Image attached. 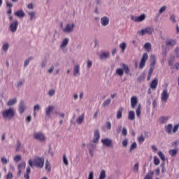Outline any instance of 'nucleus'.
I'll return each instance as SVG.
<instances>
[{"label":"nucleus","instance_id":"12","mask_svg":"<svg viewBox=\"0 0 179 179\" xmlns=\"http://www.w3.org/2000/svg\"><path fill=\"white\" fill-rule=\"evenodd\" d=\"M100 141V131L99 129L94 131V138L92 139L93 143H99Z\"/></svg>","mask_w":179,"mask_h":179},{"label":"nucleus","instance_id":"14","mask_svg":"<svg viewBox=\"0 0 179 179\" xmlns=\"http://www.w3.org/2000/svg\"><path fill=\"white\" fill-rule=\"evenodd\" d=\"M27 107L26 106V103H24V101H21L20 102V106L18 108V112L20 114H23L24 111H26Z\"/></svg>","mask_w":179,"mask_h":179},{"label":"nucleus","instance_id":"56","mask_svg":"<svg viewBox=\"0 0 179 179\" xmlns=\"http://www.w3.org/2000/svg\"><path fill=\"white\" fill-rule=\"evenodd\" d=\"M138 82H143V80H145V74L141 75V76L138 78Z\"/></svg>","mask_w":179,"mask_h":179},{"label":"nucleus","instance_id":"59","mask_svg":"<svg viewBox=\"0 0 179 179\" xmlns=\"http://www.w3.org/2000/svg\"><path fill=\"white\" fill-rule=\"evenodd\" d=\"M178 128H179V125L178 124H176L174 126L173 129H172L173 134H176V132H177V131H178Z\"/></svg>","mask_w":179,"mask_h":179},{"label":"nucleus","instance_id":"63","mask_svg":"<svg viewBox=\"0 0 179 179\" xmlns=\"http://www.w3.org/2000/svg\"><path fill=\"white\" fill-rule=\"evenodd\" d=\"M170 20L171 22H173V23H176V15H171Z\"/></svg>","mask_w":179,"mask_h":179},{"label":"nucleus","instance_id":"19","mask_svg":"<svg viewBox=\"0 0 179 179\" xmlns=\"http://www.w3.org/2000/svg\"><path fill=\"white\" fill-rule=\"evenodd\" d=\"M101 142L103 143V145H104L105 146H108L110 147L111 146L112 143H113V141L110 138H104V139H102L101 141Z\"/></svg>","mask_w":179,"mask_h":179},{"label":"nucleus","instance_id":"18","mask_svg":"<svg viewBox=\"0 0 179 179\" xmlns=\"http://www.w3.org/2000/svg\"><path fill=\"white\" fill-rule=\"evenodd\" d=\"M131 108H136V105L138 104V96H131Z\"/></svg>","mask_w":179,"mask_h":179},{"label":"nucleus","instance_id":"31","mask_svg":"<svg viewBox=\"0 0 179 179\" xmlns=\"http://www.w3.org/2000/svg\"><path fill=\"white\" fill-rule=\"evenodd\" d=\"M158 156H159V157H160V159H161V160H162V162H166V156L164 155L163 152L159 151Z\"/></svg>","mask_w":179,"mask_h":179},{"label":"nucleus","instance_id":"45","mask_svg":"<svg viewBox=\"0 0 179 179\" xmlns=\"http://www.w3.org/2000/svg\"><path fill=\"white\" fill-rule=\"evenodd\" d=\"M138 141L139 143H143V142H145V137L141 135L138 138Z\"/></svg>","mask_w":179,"mask_h":179},{"label":"nucleus","instance_id":"9","mask_svg":"<svg viewBox=\"0 0 179 179\" xmlns=\"http://www.w3.org/2000/svg\"><path fill=\"white\" fill-rule=\"evenodd\" d=\"M55 110V106L52 105L48 106L45 109V114L46 118H51V114H52V112Z\"/></svg>","mask_w":179,"mask_h":179},{"label":"nucleus","instance_id":"40","mask_svg":"<svg viewBox=\"0 0 179 179\" xmlns=\"http://www.w3.org/2000/svg\"><path fill=\"white\" fill-rule=\"evenodd\" d=\"M154 164L155 166H159L160 164V159L157 156H154Z\"/></svg>","mask_w":179,"mask_h":179},{"label":"nucleus","instance_id":"54","mask_svg":"<svg viewBox=\"0 0 179 179\" xmlns=\"http://www.w3.org/2000/svg\"><path fill=\"white\" fill-rule=\"evenodd\" d=\"M20 148H22V143H20V141L17 142V147H16V152H19V150H20Z\"/></svg>","mask_w":179,"mask_h":179},{"label":"nucleus","instance_id":"2","mask_svg":"<svg viewBox=\"0 0 179 179\" xmlns=\"http://www.w3.org/2000/svg\"><path fill=\"white\" fill-rule=\"evenodd\" d=\"M28 163L31 167L35 166L37 169H43L44 167V158L36 157L34 158V162L29 159Z\"/></svg>","mask_w":179,"mask_h":179},{"label":"nucleus","instance_id":"21","mask_svg":"<svg viewBox=\"0 0 179 179\" xmlns=\"http://www.w3.org/2000/svg\"><path fill=\"white\" fill-rule=\"evenodd\" d=\"M170 120V116H162L159 118L158 121L160 124H166Z\"/></svg>","mask_w":179,"mask_h":179},{"label":"nucleus","instance_id":"13","mask_svg":"<svg viewBox=\"0 0 179 179\" xmlns=\"http://www.w3.org/2000/svg\"><path fill=\"white\" fill-rule=\"evenodd\" d=\"M73 76L78 78L80 76V66L79 64H76L73 68Z\"/></svg>","mask_w":179,"mask_h":179},{"label":"nucleus","instance_id":"6","mask_svg":"<svg viewBox=\"0 0 179 179\" xmlns=\"http://www.w3.org/2000/svg\"><path fill=\"white\" fill-rule=\"evenodd\" d=\"M34 139L38 141L39 142H45L47 141V137L43 132H34L33 134Z\"/></svg>","mask_w":179,"mask_h":179},{"label":"nucleus","instance_id":"52","mask_svg":"<svg viewBox=\"0 0 179 179\" xmlns=\"http://www.w3.org/2000/svg\"><path fill=\"white\" fill-rule=\"evenodd\" d=\"M69 43V38H66L65 39L63 40L62 45H68Z\"/></svg>","mask_w":179,"mask_h":179},{"label":"nucleus","instance_id":"53","mask_svg":"<svg viewBox=\"0 0 179 179\" xmlns=\"http://www.w3.org/2000/svg\"><path fill=\"white\" fill-rule=\"evenodd\" d=\"M41 68H45L47 66V60L43 59L41 63Z\"/></svg>","mask_w":179,"mask_h":179},{"label":"nucleus","instance_id":"4","mask_svg":"<svg viewBox=\"0 0 179 179\" xmlns=\"http://www.w3.org/2000/svg\"><path fill=\"white\" fill-rule=\"evenodd\" d=\"M61 27H62V31H63V33H66L67 34H69V33H72V31H73L75 29V23L73 22L68 23L64 27H63L62 24H61Z\"/></svg>","mask_w":179,"mask_h":179},{"label":"nucleus","instance_id":"20","mask_svg":"<svg viewBox=\"0 0 179 179\" xmlns=\"http://www.w3.org/2000/svg\"><path fill=\"white\" fill-rule=\"evenodd\" d=\"M159 83V80L157 78H155L150 83V88L153 90H156L157 87V85Z\"/></svg>","mask_w":179,"mask_h":179},{"label":"nucleus","instance_id":"30","mask_svg":"<svg viewBox=\"0 0 179 179\" xmlns=\"http://www.w3.org/2000/svg\"><path fill=\"white\" fill-rule=\"evenodd\" d=\"M83 120H85V115H81L77 118L76 122L80 125L83 122Z\"/></svg>","mask_w":179,"mask_h":179},{"label":"nucleus","instance_id":"55","mask_svg":"<svg viewBox=\"0 0 179 179\" xmlns=\"http://www.w3.org/2000/svg\"><path fill=\"white\" fill-rule=\"evenodd\" d=\"M106 129H108V131H110V129H111V122L108 121L106 123Z\"/></svg>","mask_w":179,"mask_h":179},{"label":"nucleus","instance_id":"25","mask_svg":"<svg viewBox=\"0 0 179 179\" xmlns=\"http://www.w3.org/2000/svg\"><path fill=\"white\" fill-rule=\"evenodd\" d=\"M15 16L17 17H24V11L23 10H20L14 13Z\"/></svg>","mask_w":179,"mask_h":179},{"label":"nucleus","instance_id":"44","mask_svg":"<svg viewBox=\"0 0 179 179\" xmlns=\"http://www.w3.org/2000/svg\"><path fill=\"white\" fill-rule=\"evenodd\" d=\"M63 163H64L66 166H68L69 164V162H68V158H66V155H65V154L63 155Z\"/></svg>","mask_w":179,"mask_h":179},{"label":"nucleus","instance_id":"48","mask_svg":"<svg viewBox=\"0 0 179 179\" xmlns=\"http://www.w3.org/2000/svg\"><path fill=\"white\" fill-rule=\"evenodd\" d=\"M138 170H139V164H134L133 168V171H134V173H138Z\"/></svg>","mask_w":179,"mask_h":179},{"label":"nucleus","instance_id":"38","mask_svg":"<svg viewBox=\"0 0 179 179\" xmlns=\"http://www.w3.org/2000/svg\"><path fill=\"white\" fill-rule=\"evenodd\" d=\"M141 105H138V106L137 107V109L136 110V116L138 117V118H139L141 117Z\"/></svg>","mask_w":179,"mask_h":179},{"label":"nucleus","instance_id":"46","mask_svg":"<svg viewBox=\"0 0 179 179\" xmlns=\"http://www.w3.org/2000/svg\"><path fill=\"white\" fill-rule=\"evenodd\" d=\"M41 106L39 104H36L34 106V111H40Z\"/></svg>","mask_w":179,"mask_h":179},{"label":"nucleus","instance_id":"62","mask_svg":"<svg viewBox=\"0 0 179 179\" xmlns=\"http://www.w3.org/2000/svg\"><path fill=\"white\" fill-rule=\"evenodd\" d=\"M13 178V174H12V172H8L6 176V179H12Z\"/></svg>","mask_w":179,"mask_h":179},{"label":"nucleus","instance_id":"23","mask_svg":"<svg viewBox=\"0 0 179 179\" xmlns=\"http://www.w3.org/2000/svg\"><path fill=\"white\" fill-rule=\"evenodd\" d=\"M128 118L130 121H134V120H135V112L134 110H130L129 112Z\"/></svg>","mask_w":179,"mask_h":179},{"label":"nucleus","instance_id":"27","mask_svg":"<svg viewBox=\"0 0 179 179\" xmlns=\"http://www.w3.org/2000/svg\"><path fill=\"white\" fill-rule=\"evenodd\" d=\"M166 45H176L177 44V41L174 39H169L166 41Z\"/></svg>","mask_w":179,"mask_h":179},{"label":"nucleus","instance_id":"42","mask_svg":"<svg viewBox=\"0 0 179 179\" xmlns=\"http://www.w3.org/2000/svg\"><path fill=\"white\" fill-rule=\"evenodd\" d=\"M138 145L136 144V142H134L129 149V152H132V150H134V149H136Z\"/></svg>","mask_w":179,"mask_h":179},{"label":"nucleus","instance_id":"36","mask_svg":"<svg viewBox=\"0 0 179 179\" xmlns=\"http://www.w3.org/2000/svg\"><path fill=\"white\" fill-rule=\"evenodd\" d=\"M166 9H167V6H164L160 8V9L158 11V15H162L164 12H166Z\"/></svg>","mask_w":179,"mask_h":179},{"label":"nucleus","instance_id":"61","mask_svg":"<svg viewBox=\"0 0 179 179\" xmlns=\"http://www.w3.org/2000/svg\"><path fill=\"white\" fill-rule=\"evenodd\" d=\"M29 15L30 16V20H31L36 16V13H34V12H29Z\"/></svg>","mask_w":179,"mask_h":179},{"label":"nucleus","instance_id":"28","mask_svg":"<svg viewBox=\"0 0 179 179\" xmlns=\"http://www.w3.org/2000/svg\"><path fill=\"white\" fill-rule=\"evenodd\" d=\"M177 153H178V149H172L169 150V155L172 157H175V156L177 155Z\"/></svg>","mask_w":179,"mask_h":179},{"label":"nucleus","instance_id":"26","mask_svg":"<svg viewBox=\"0 0 179 179\" xmlns=\"http://www.w3.org/2000/svg\"><path fill=\"white\" fill-rule=\"evenodd\" d=\"M111 104V99H107L102 103V107H108Z\"/></svg>","mask_w":179,"mask_h":179},{"label":"nucleus","instance_id":"49","mask_svg":"<svg viewBox=\"0 0 179 179\" xmlns=\"http://www.w3.org/2000/svg\"><path fill=\"white\" fill-rule=\"evenodd\" d=\"M122 145L123 148H127V146H128V138L124 139L122 142Z\"/></svg>","mask_w":179,"mask_h":179},{"label":"nucleus","instance_id":"8","mask_svg":"<svg viewBox=\"0 0 179 179\" xmlns=\"http://www.w3.org/2000/svg\"><path fill=\"white\" fill-rule=\"evenodd\" d=\"M149 58V55H148V53H143L141 59L140 61V64H139V69H143L145 68V66L146 65V62L148 61Z\"/></svg>","mask_w":179,"mask_h":179},{"label":"nucleus","instance_id":"5","mask_svg":"<svg viewBox=\"0 0 179 179\" xmlns=\"http://www.w3.org/2000/svg\"><path fill=\"white\" fill-rule=\"evenodd\" d=\"M155 31V29L152 27H147L140 31H137V34L139 36H145V34H148L149 36L153 34V32Z\"/></svg>","mask_w":179,"mask_h":179},{"label":"nucleus","instance_id":"43","mask_svg":"<svg viewBox=\"0 0 179 179\" xmlns=\"http://www.w3.org/2000/svg\"><path fill=\"white\" fill-rule=\"evenodd\" d=\"M26 169V162H22L18 165V169L23 170Z\"/></svg>","mask_w":179,"mask_h":179},{"label":"nucleus","instance_id":"39","mask_svg":"<svg viewBox=\"0 0 179 179\" xmlns=\"http://www.w3.org/2000/svg\"><path fill=\"white\" fill-rule=\"evenodd\" d=\"M24 84V79H20L17 82V87H22V86H23Z\"/></svg>","mask_w":179,"mask_h":179},{"label":"nucleus","instance_id":"60","mask_svg":"<svg viewBox=\"0 0 179 179\" xmlns=\"http://www.w3.org/2000/svg\"><path fill=\"white\" fill-rule=\"evenodd\" d=\"M60 50H62L63 52H66V51H68V48H66V45H61Z\"/></svg>","mask_w":179,"mask_h":179},{"label":"nucleus","instance_id":"32","mask_svg":"<svg viewBox=\"0 0 179 179\" xmlns=\"http://www.w3.org/2000/svg\"><path fill=\"white\" fill-rule=\"evenodd\" d=\"M116 117L117 120H121V118H122V108H120L117 110Z\"/></svg>","mask_w":179,"mask_h":179},{"label":"nucleus","instance_id":"11","mask_svg":"<svg viewBox=\"0 0 179 179\" xmlns=\"http://www.w3.org/2000/svg\"><path fill=\"white\" fill-rule=\"evenodd\" d=\"M100 23L103 27L108 26L110 23V18L107 16H103L100 20Z\"/></svg>","mask_w":179,"mask_h":179},{"label":"nucleus","instance_id":"35","mask_svg":"<svg viewBox=\"0 0 179 179\" xmlns=\"http://www.w3.org/2000/svg\"><path fill=\"white\" fill-rule=\"evenodd\" d=\"M45 169L47 171H50L51 170V166L50 165V162H48V160H46L45 162Z\"/></svg>","mask_w":179,"mask_h":179},{"label":"nucleus","instance_id":"24","mask_svg":"<svg viewBox=\"0 0 179 179\" xmlns=\"http://www.w3.org/2000/svg\"><path fill=\"white\" fill-rule=\"evenodd\" d=\"M30 173H31V170L30 169L29 166L27 168L26 173L24 174V178L25 179H30Z\"/></svg>","mask_w":179,"mask_h":179},{"label":"nucleus","instance_id":"58","mask_svg":"<svg viewBox=\"0 0 179 179\" xmlns=\"http://www.w3.org/2000/svg\"><path fill=\"white\" fill-rule=\"evenodd\" d=\"M150 59L152 62V63L151 64L152 66L155 65V64H156V58L155 57V55H151L150 56Z\"/></svg>","mask_w":179,"mask_h":179},{"label":"nucleus","instance_id":"57","mask_svg":"<svg viewBox=\"0 0 179 179\" xmlns=\"http://www.w3.org/2000/svg\"><path fill=\"white\" fill-rule=\"evenodd\" d=\"M54 94H55V90H49L48 96H50V97H52V96H54Z\"/></svg>","mask_w":179,"mask_h":179},{"label":"nucleus","instance_id":"16","mask_svg":"<svg viewBox=\"0 0 179 179\" xmlns=\"http://www.w3.org/2000/svg\"><path fill=\"white\" fill-rule=\"evenodd\" d=\"M110 58V52H102L99 55V59L101 61H106V59H108Z\"/></svg>","mask_w":179,"mask_h":179},{"label":"nucleus","instance_id":"47","mask_svg":"<svg viewBox=\"0 0 179 179\" xmlns=\"http://www.w3.org/2000/svg\"><path fill=\"white\" fill-rule=\"evenodd\" d=\"M122 134L124 136H127V135H128V130L127 129V127H123Z\"/></svg>","mask_w":179,"mask_h":179},{"label":"nucleus","instance_id":"22","mask_svg":"<svg viewBox=\"0 0 179 179\" xmlns=\"http://www.w3.org/2000/svg\"><path fill=\"white\" fill-rule=\"evenodd\" d=\"M165 132L166 134H171L173 132V124H168L165 126Z\"/></svg>","mask_w":179,"mask_h":179},{"label":"nucleus","instance_id":"3","mask_svg":"<svg viewBox=\"0 0 179 179\" xmlns=\"http://www.w3.org/2000/svg\"><path fill=\"white\" fill-rule=\"evenodd\" d=\"M2 117L4 120H12L15 117V109L10 108L2 112Z\"/></svg>","mask_w":179,"mask_h":179},{"label":"nucleus","instance_id":"34","mask_svg":"<svg viewBox=\"0 0 179 179\" xmlns=\"http://www.w3.org/2000/svg\"><path fill=\"white\" fill-rule=\"evenodd\" d=\"M1 162L2 164L6 166V164H8V163H9V159H7L6 157H2L1 158Z\"/></svg>","mask_w":179,"mask_h":179},{"label":"nucleus","instance_id":"17","mask_svg":"<svg viewBox=\"0 0 179 179\" xmlns=\"http://www.w3.org/2000/svg\"><path fill=\"white\" fill-rule=\"evenodd\" d=\"M88 150L91 157H93L94 156V152L96 151V145L92 143L89 144Z\"/></svg>","mask_w":179,"mask_h":179},{"label":"nucleus","instance_id":"37","mask_svg":"<svg viewBox=\"0 0 179 179\" xmlns=\"http://www.w3.org/2000/svg\"><path fill=\"white\" fill-rule=\"evenodd\" d=\"M106 178V171L101 170L99 175V179H105Z\"/></svg>","mask_w":179,"mask_h":179},{"label":"nucleus","instance_id":"15","mask_svg":"<svg viewBox=\"0 0 179 179\" xmlns=\"http://www.w3.org/2000/svg\"><path fill=\"white\" fill-rule=\"evenodd\" d=\"M17 26H19V22L17 20H15L10 24V30L12 33H15L16 30H17Z\"/></svg>","mask_w":179,"mask_h":179},{"label":"nucleus","instance_id":"33","mask_svg":"<svg viewBox=\"0 0 179 179\" xmlns=\"http://www.w3.org/2000/svg\"><path fill=\"white\" fill-rule=\"evenodd\" d=\"M33 61V57H30L28 59H27L24 62V68H26V66H27V65H29L30 64V62Z\"/></svg>","mask_w":179,"mask_h":179},{"label":"nucleus","instance_id":"10","mask_svg":"<svg viewBox=\"0 0 179 179\" xmlns=\"http://www.w3.org/2000/svg\"><path fill=\"white\" fill-rule=\"evenodd\" d=\"M146 19V15L142 14L141 15L136 17L135 15L131 16V20H133V22H136V23H141V22H143Z\"/></svg>","mask_w":179,"mask_h":179},{"label":"nucleus","instance_id":"51","mask_svg":"<svg viewBox=\"0 0 179 179\" xmlns=\"http://www.w3.org/2000/svg\"><path fill=\"white\" fill-rule=\"evenodd\" d=\"M93 65V62H92V60H87V68L90 69L92 68V66Z\"/></svg>","mask_w":179,"mask_h":179},{"label":"nucleus","instance_id":"64","mask_svg":"<svg viewBox=\"0 0 179 179\" xmlns=\"http://www.w3.org/2000/svg\"><path fill=\"white\" fill-rule=\"evenodd\" d=\"M144 48L146 50V51L149 52L152 50V46L151 45H144Z\"/></svg>","mask_w":179,"mask_h":179},{"label":"nucleus","instance_id":"1","mask_svg":"<svg viewBox=\"0 0 179 179\" xmlns=\"http://www.w3.org/2000/svg\"><path fill=\"white\" fill-rule=\"evenodd\" d=\"M120 68H117L115 71V74L120 78L124 76V72L126 75H129L131 72V69L128 66V64H125L124 63H120Z\"/></svg>","mask_w":179,"mask_h":179},{"label":"nucleus","instance_id":"50","mask_svg":"<svg viewBox=\"0 0 179 179\" xmlns=\"http://www.w3.org/2000/svg\"><path fill=\"white\" fill-rule=\"evenodd\" d=\"M54 69H55V66L54 65H52L48 69V72L51 74L52 72H54Z\"/></svg>","mask_w":179,"mask_h":179},{"label":"nucleus","instance_id":"29","mask_svg":"<svg viewBox=\"0 0 179 179\" xmlns=\"http://www.w3.org/2000/svg\"><path fill=\"white\" fill-rule=\"evenodd\" d=\"M16 103H17V99L16 98H13L8 101L7 106H13V104H16Z\"/></svg>","mask_w":179,"mask_h":179},{"label":"nucleus","instance_id":"7","mask_svg":"<svg viewBox=\"0 0 179 179\" xmlns=\"http://www.w3.org/2000/svg\"><path fill=\"white\" fill-rule=\"evenodd\" d=\"M169 97H170V94L169 93V90L167 88H165L162 90L161 93V101L162 103H167L169 100Z\"/></svg>","mask_w":179,"mask_h":179},{"label":"nucleus","instance_id":"41","mask_svg":"<svg viewBox=\"0 0 179 179\" xmlns=\"http://www.w3.org/2000/svg\"><path fill=\"white\" fill-rule=\"evenodd\" d=\"M13 160L14 162H15V163H18V162H20V160H22V155H16L13 157Z\"/></svg>","mask_w":179,"mask_h":179}]
</instances>
